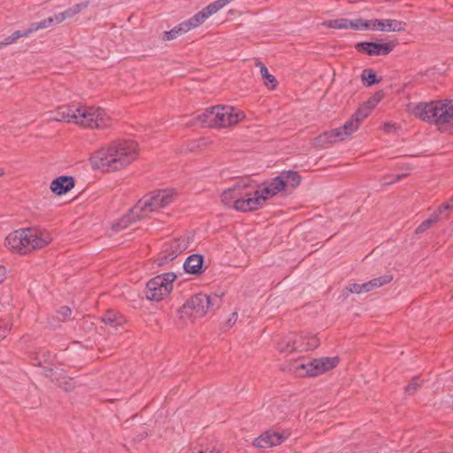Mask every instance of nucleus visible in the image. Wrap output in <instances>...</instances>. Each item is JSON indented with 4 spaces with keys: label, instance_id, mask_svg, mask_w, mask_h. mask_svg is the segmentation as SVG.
<instances>
[{
    "label": "nucleus",
    "instance_id": "nucleus-1",
    "mask_svg": "<svg viewBox=\"0 0 453 453\" xmlns=\"http://www.w3.org/2000/svg\"><path fill=\"white\" fill-rule=\"evenodd\" d=\"M137 156L138 144L134 141L118 140L97 150L89 161L93 169L111 173L129 165Z\"/></svg>",
    "mask_w": 453,
    "mask_h": 453
},
{
    "label": "nucleus",
    "instance_id": "nucleus-2",
    "mask_svg": "<svg viewBox=\"0 0 453 453\" xmlns=\"http://www.w3.org/2000/svg\"><path fill=\"white\" fill-rule=\"evenodd\" d=\"M221 201L226 206L242 212L257 210L265 203L260 186L249 179L238 180L226 189L221 195Z\"/></svg>",
    "mask_w": 453,
    "mask_h": 453
},
{
    "label": "nucleus",
    "instance_id": "nucleus-3",
    "mask_svg": "<svg viewBox=\"0 0 453 453\" xmlns=\"http://www.w3.org/2000/svg\"><path fill=\"white\" fill-rule=\"evenodd\" d=\"M175 192L171 189L158 190L149 197L141 199L127 215H125L119 222L112 225V229L119 232L131 222L139 220L148 216L150 212L170 204L175 197Z\"/></svg>",
    "mask_w": 453,
    "mask_h": 453
},
{
    "label": "nucleus",
    "instance_id": "nucleus-4",
    "mask_svg": "<svg viewBox=\"0 0 453 453\" xmlns=\"http://www.w3.org/2000/svg\"><path fill=\"white\" fill-rule=\"evenodd\" d=\"M51 242L50 234L38 228H21L10 233L4 245L12 251L27 254L42 249Z\"/></svg>",
    "mask_w": 453,
    "mask_h": 453
},
{
    "label": "nucleus",
    "instance_id": "nucleus-5",
    "mask_svg": "<svg viewBox=\"0 0 453 453\" xmlns=\"http://www.w3.org/2000/svg\"><path fill=\"white\" fill-rule=\"evenodd\" d=\"M409 111L414 116L437 126L453 122V101L444 100L428 103L410 104Z\"/></svg>",
    "mask_w": 453,
    "mask_h": 453
},
{
    "label": "nucleus",
    "instance_id": "nucleus-6",
    "mask_svg": "<svg viewBox=\"0 0 453 453\" xmlns=\"http://www.w3.org/2000/svg\"><path fill=\"white\" fill-rule=\"evenodd\" d=\"M376 104L377 100L375 98L368 100L363 106L357 110V111L342 127L334 128L318 136L316 138L317 144L325 146L337 141L344 140L357 130L360 123L368 117Z\"/></svg>",
    "mask_w": 453,
    "mask_h": 453
},
{
    "label": "nucleus",
    "instance_id": "nucleus-7",
    "mask_svg": "<svg viewBox=\"0 0 453 453\" xmlns=\"http://www.w3.org/2000/svg\"><path fill=\"white\" fill-rule=\"evenodd\" d=\"M243 118V112L232 106L217 105L205 110L196 119L204 127H226L237 124Z\"/></svg>",
    "mask_w": 453,
    "mask_h": 453
},
{
    "label": "nucleus",
    "instance_id": "nucleus-8",
    "mask_svg": "<svg viewBox=\"0 0 453 453\" xmlns=\"http://www.w3.org/2000/svg\"><path fill=\"white\" fill-rule=\"evenodd\" d=\"M339 363L337 357H321L317 359H300L295 361L291 370L300 377L318 376L334 367Z\"/></svg>",
    "mask_w": 453,
    "mask_h": 453
},
{
    "label": "nucleus",
    "instance_id": "nucleus-9",
    "mask_svg": "<svg viewBox=\"0 0 453 453\" xmlns=\"http://www.w3.org/2000/svg\"><path fill=\"white\" fill-rule=\"evenodd\" d=\"M220 298L218 296H209L205 294H197L192 296L180 310L181 317H203L209 310L219 307Z\"/></svg>",
    "mask_w": 453,
    "mask_h": 453
},
{
    "label": "nucleus",
    "instance_id": "nucleus-10",
    "mask_svg": "<svg viewBox=\"0 0 453 453\" xmlns=\"http://www.w3.org/2000/svg\"><path fill=\"white\" fill-rule=\"evenodd\" d=\"M301 179L296 172L286 171L273 178L270 181L264 182L261 186V192L265 198V202L274 196L285 188H295L300 184Z\"/></svg>",
    "mask_w": 453,
    "mask_h": 453
},
{
    "label": "nucleus",
    "instance_id": "nucleus-11",
    "mask_svg": "<svg viewBox=\"0 0 453 453\" xmlns=\"http://www.w3.org/2000/svg\"><path fill=\"white\" fill-rule=\"evenodd\" d=\"M176 279L173 273H166L150 280L146 285L145 296L148 300L159 302L163 300L173 289V283Z\"/></svg>",
    "mask_w": 453,
    "mask_h": 453
},
{
    "label": "nucleus",
    "instance_id": "nucleus-12",
    "mask_svg": "<svg viewBox=\"0 0 453 453\" xmlns=\"http://www.w3.org/2000/svg\"><path fill=\"white\" fill-rule=\"evenodd\" d=\"M53 119L57 121H65L84 125L85 108L81 105H63L58 108Z\"/></svg>",
    "mask_w": 453,
    "mask_h": 453
},
{
    "label": "nucleus",
    "instance_id": "nucleus-13",
    "mask_svg": "<svg viewBox=\"0 0 453 453\" xmlns=\"http://www.w3.org/2000/svg\"><path fill=\"white\" fill-rule=\"evenodd\" d=\"M111 119L100 107L87 105V129L104 130L111 126Z\"/></svg>",
    "mask_w": 453,
    "mask_h": 453
},
{
    "label": "nucleus",
    "instance_id": "nucleus-14",
    "mask_svg": "<svg viewBox=\"0 0 453 453\" xmlns=\"http://www.w3.org/2000/svg\"><path fill=\"white\" fill-rule=\"evenodd\" d=\"M188 245L184 239H174L165 243L159 257V265L167 264L180 254H182Z\"/></svg>",
    "mask_w": 453,
    "mask_h": 453
},
{
    "label": "nucleus",
    "instance_id": "nucleus-15",
    "mask_svg": "<svg viewBox=\"0 0 453 453\" xmlns=\"http://www.w3.org/2000/svg\"><path fill=\"white\" fill-rule=\"evenodd\" d=\"M81 6V4H77L74 8H70L65 12L55 14L54 16L49 17L39 22L32 23L29 27L30 33L32 34L33 32L38 31L40 29L47 28L52 25L61 23L65 19L75 15L80 11Z\"/></svg>",
    "mask_w": 453,
    "mask_h": 453
},
{
    "label": "nucleus",
    "instance_id": "nucleus-16",
    "mask_svg": "<svg viewBox=\"0 0 453 453\" xmlns=\"http://www.w3.org/2000/svg\"><path fill=\"white\" fill-rule=\"evenodd\" d=\"M289 434L288 432H275L268 430L253 441V445L257 448L266 449L281 444L288 439Z\"/></svg>",
    "mask_w": 453,
    "mask_h": 453
},
{
    "label": "nucleus",
    "instance_id": "nucleus-17",
    "mask_svg": "<svg viewBox=\"0 0 453 453\" xmlns=\"http://www.w3.org/2000/svg\"><path fill=\"white\" fill-rule=\"evenodd\" d=\"M393 280V276L390 274H386L375 279H372L367 282L358 284V283H350L346 287V289L350 293L355 294H362L372 291L375 288L382 287L385 284L389 283Z\"/></svg>",
    "mask_w": 453,
    "mask_h": 453
},
{
    "label": "nucleus",
    "instance_id": "nucleus-18",
    "mask_svg": "<svg viewBox=\"0 0 453 453\" xmlns=\"http://www.w3.org/2000/svg\"><path fill=\"white\" fill-rule=\"evenodd\" d=\"M394 44L378 42H359L356 45L358 51L365 52L369 56H385L392 51Z\"/></svg>",
    "mask_w": 453,
    "mask_h": 453
},
{
    "label": "nucleus",
    "instance_id": "nucleus-19",
    "mask_svg": "<svg viewBox=\"0 0 453 453\" xmlns=\"http://www.w3.org/2000/svg\"><path fill=\"white\" fill-rule=\"evenodd\" d=\"M405 28L406 23L396 19H372V30L401 32Z\"/></svg>",
    "mask_w": 453,
    "mask_h": 453
},
{
    "label": "nucleus",
    "instance_id": "nucleus-20",
    "mask_svg": "<svg viewBox=\"0 0 453 453\" xmlns=\"http://www.w3.org/2000/svg\"><path fill=\"white\" fill-rule=\"evenodd\" d=\"M74 185V179L72 176L62 175L51 181L50 190L58 196H62L70 191Z\"/></svg>",
    "mask_w": 453,
    "mask_h": 453
},
{
    "label": "nucleus",
    "instance_id": "nucleus-21",
    "mask_svg": "<svg viewBox=\"0 0 453 453\" xmlns=\"http://www.w3.org/2000/svg\"><path fill=\"white\" fill-rule=\"evenodd\" d=\"M203 257L198 254H193L188 257L183 263V268L186 273L191 274H200L202 273Z\"/></svg>",
    "mask_w": 453,
    "mask_h": 453
},
{
    "label": "nucleus",
    "instance_id": "nucleus-22",
    "mask_svg": "<svg viewBox=\"0 0 453 453\" xmlns=\"http://www.w3.org/2000/svg\"><path fill=\"white\" fill-rule=\"evenodd\" d=\"M278 349L282 353L296 350V334H289L278 342Z\"/></svg>",
    "mask_w": 453,
    "mask_h": 453
},
{
    "label": "nucleus",
    "instance_id": "nucleus-23",
    "mask_svg": "<svg viewBox=\"0 0 453 453\" xmlns=\"http://www.w3.org/2000/svg\"><path fill=\"white\" fill-rule=\"evenodd\" d=\"M257 65L260 67V73L264 80V83L266 87L273 89L277 86V81L275 77L269 73L267 67L261 62H257Z\"/></svg>",
    "mask_w": 453,
    "mask_h": 453
},
{
    "label": "nucleus",
    "instance_id": "nucleus-24",
    "mask_svg": "<svg viewBox=\"0 0 453 453\" xmlns=\"http://www.w3.org/2000/svg\"><path fill=\"white\" fill-rule=\"evenodd\" d=\"M103 321L112 327H117L124 323L125 319L114 311H108L103 317Z\"/></svg>",
    "mask_w": 453,
    "mask_h": 453
},
{
    "label": "nucleus",
    "instance_id": "nucleus-25",
    "mask_svg": "<svg viewBox=\"0 0 453 453\" xmlns=\"http://www.w3.org/2000/svg\"><path fill=\"white\" fill-rule=\"evenodd\" d=\"M441 219V209L435 211L429 219L423 221L415 230L416 234L424 233L426 230L431 227V226Z\"/></svg>",
    "mask_w": 453,
    "mask_h": 453
},
{
    "label": "nucleus",
    "instance_id": "nucleus-26",
    "mask_svg": "<svg viewBox=\"0 0 453 453\" xmlns=\"http://www.w3.org/2000/svg\"><path fill=\"white\" fill-rule=\"evenodd\" d=\"M189 30L188 27H187V24L185 23V21H183L178 26L174 27L170 31L165 32L164 39L167 41L173 40L179 35L185 34Z\"/></svg>",
    "mask_w": 453,
    "mask_h": 453
},
{
    "label": "nucleus",
    "instance_id": "nucleus-27",
    "mask_svg": "<svg viewBox=\"0 0 453 453\" xmlns=\"http://www.w3.org/2000/svg\"><path fill=\"white\" fill-rule=\"evenodd\" d=\"M349 19H336L324 21L322 26L334 29H349Z\"/></svg>",
    "mask_w": 453,
    "mask_h": 453
},
{
    "label": "nucleus",
    "instance_id": "nucleus-28",
    "mask_svg": "<svg viewBox=\"0 0 453 453\" xmlns=\"http://www.w3.org/2000/svg\"><path fill=\"white\" fill-rule=\"evenodd\" d=\"M208 17L204 13V12L202 10L196 14H195L192 18L186 20L185 23L187 24V27H188V30H191L192 28L197 27L201 24H203Z\"/></svg>",
    "mask_w": 453,
    "mask_h": 453
},
{
    "label": "nucleus",
    "instance_id": "nucleus-29",
    "mask_svg": "<svg viewBox=\"0 0 453 453\" xmlns=\"http://www.w3.org/2000/svg\"><path fill=\"white\" fill-rule=\"evenodd\" d=\"M208 17L204 13V12L202 10L196 14H195L192 18L186 20L185 23L187 24V27H188V30H191L192 28L197 27L201 24H203Z\"/></svg>",
    "mask_w": 453,
    "mask_h": 453
},
{
    "label": "nucleus",
    "instance_id": "nucleus-30",
    "mask_svg": "<svg viewBox=\"0 0 453 453\" xmlns=\"http://www.w3.org/2000/svg\"><path fill=\"white\" fill-rule=\"evenodd\" d=\"M349 28L353 30H372V19H349Z\"/></svg>",
    "mask_w": 453,
    "mask_h": 453
},
{
    "label": "nucleus",
    "instance_id": "nucleus-31",
    "mask_svg": "<svg viewBox=\"0 0 453 453\" xmlns=\"http://www.w3.org/2000/svg\"><path fill=\"white\" fill-rule=\"evenodd\" d=\"M31 33H30L29 28L23 30V31L17 30V31L13 32L10 36H8L7 38H5L4 40V44H5L6 46L10 45V44L15 42L18 39H19L21 37H27Z\"/></svg>",
    "mask_w": 453,
    "mask_h": 453
},
{
    "label": "nucleus",
    "instance_id": "nucleus-32",
    "mask_svg": "<svg viewBox=\"0 0 453 453\" xmlns=\"http://www.w3.org/2000/svg\"><path fill=\"white\" fill-rule=\"evenodd\" d=\"M362 81L368 87L379 82V81L376 79L375 73H373L371 69H365L363 71Z\"/></svg>",
    "mask_w": 453,
    "mask_h": 453
},
{
    "label": "nucleus",
    "instance_id": "nucleus-33",
    "mask_svg": "<svg viewBox=\"0 0 453 453\" xmlns=\"http://www.w3.org/2000/svg\"><path fill=\"white\" fill-rule=\"evenodd\" d=\"M223 6L221 4V2L219 0H216L215 2L208 4L206 7L203 9L206 16L209 18L212 14L216 13L218 11L222 9Z\"/></svg>",
    "mask_w": 453,
    "mask_h": 453
},
{
    "label": "nucleus",
    "instance_id": "nucleus-34",
    "mask_svg": "<svg viewBox=\"0 0 453 453\" xmlns=\"http://www.w3.org/2000/svg\"><path fill=\"white\" fill-rule=\"evenodd\" d=\"M11 320L8 317L0 319V341L6 337L11 329Z\"/></svg>",
    "mask_w": 453,
    "mask_h": 453
},
{
    "label": "nucleus",
    "instance_id": "nucleus-35",
    "mask_svg": "<svg viewBox=\"0 0 453 453\" xmlns=\"http://www.w3.org/2000/svg\"><path fill=\"white\" fill-rule=\"evenodd\" d=\"M306 338V343L305 346L300 345V347L309 349H313L317 348L319 344V340L315 336L311 334L305 335Z\"/></svg>",
    "mask_w": 453,
    "mask_h": 453
},
{
    "label": "nucleus",
    "instance_id": "nucleus-36",
    "mask_svg": "<svg viewBox=\"0 0 453 453\" xmlns=\"http://www.w3.org/2000/svg\"><path fill=\"white\" fill-rule=\"evenodd\" d=\"M58 385L60 388H62L65 391H70L75 388V381L72 378H69V379L62 378L59 380Z\"/></svg>",
    "mask_w": 453,
    "mask_h": 453
},
{
    "label": "nucleus",
    "instance_id": "nucleus-37",
    "mask_svg": "<svg viewBox=\"0 0 453 453\" xmlns=\"http://www.w3.org/2000/svg\"><path fill=\"white\" fill-rule=\"evenodd\" d=\"M70 315H71V309L67 306L60 307L56 312L57 319L59 321L65 320Z\"/></svg>",
    "mask_w": 453,
    "mask_h": 453
},
{
    "label": "nucleus",
    "instance_id": "nucleus-38",
    "mask_svg": "<svg viewBox=\"0 0 453 453\" xmlns=\"http://www.w3.org/2000/svg\"><path fill=\"white\" fill-rule=\"evenodd\" d=\"M419 385H420L419 379L414 378L412 380V381L411 383H409L408 386L405 388V392L408 395H413L417 391Z\"/></svg>",
    "mask_w": 453,
    "mask_h": 453
},
{
    "label": "nucleus",
    "instance_id": "nucleus-39",
    "mask_svg": "<svg viewBox=\"0 0 453 453\" xmlns=\"http://www.w3.org/2000/svg\"><path fill=\"white\" fill-rule=\"evenodd\" d=\"M305 343H306L305 335L296 334V350H300V351L307 350V349L300 347V345L305 346Z\"/></svg>",
    "mask_w": 453,
    "mask_h": 453
},
{
    "label": "nucleus",
    "instance_id": "nucleus-40",
    "mask_svg": "<svg viewBox=\"0 0 453 453\" xmlns=\"http://www.w3.org/2000/svg\"><path fill=\"white\" fill-rule=\"evenodd\" d=\"M238 313L236 311L233 312L229 319L226 320V326L228 328L232 327L237 321Z\"/></svg>",
    "mask_w": 453,
    "mask_h": 453
},
{
    "label": "nucleus",
    "instance_id": "nucleus-41",
    "mask_svg": "<svg viewBox=\"0 0 453 453\" xmlns=\"http://www.w3.org/2000/svg\"><path fill=\"white\" fill-rule=\"evenodd\" d=\"M100 135L96 134L95 133L88 134L87 133V142L95 143L96 141L101 139Z\"/></svg>",
    "mask_w": 453,
    "mask_h": 453
},
{
    "label": "nucleus",
    "instance_id": "nucleus-42",
    "mask_svg": "<svg viewBox=\"0 0 453 453\" xmlns=\"http://www.w3.org/2000/svg\"><path fill=\"white\" fill-rule=\"evenodd\" d=\"M191 453H220V452L219 450L216 451L214 449L211 450H209V449L203 450L200 449H192Z\"/></svg>",
    "mask_w": 453,
    "mask_h": 453
},
{
    "label": "nucleus",
    "instance_id": "nucleus-43",
    "mask_svg": "<svg viewBox=\"0 0 453 453\" xmlns=\"http://www.w3.org/2000/svg\"><path fill=\"white\" fill-rule=\"evenodd\" d=\"M6 275V270L4 266L0 265V284L4 280Z\"/></svg>",
    "mask_w": 453,
    "mask_h": 453
},
{
    "label": "nucleus",
    "instance_id": "nucleus-44",
    "mask_svg": "<svg viewBox=\"0 0 453 453\" xmlns=\"http://www.w3.org/2000/svg\"><path fill=\"white\" fill-rule=\"evenodd\" d=\"M453 207V204L450 205L449 203H444L442 204L441 207L438 208L437 211H439L441 209V213L442 212V211L444 210H449Z\"/></svg>",
    "mask_w": 453,
    "mask_h": 453
},
{
    "label": "nucleus",
    "instance_id": "nucleus-45",
    "mask_svg": "<svg viewBox=\"0 0 453 453\" xmlns=\"http://www.w3.org/2000/svg\"><path fill=\"white\" fill-rule=\"evenodd\" d=\"M232 1L233 0H219V2H221V4L223 7L226 6V4H228Z\"/></svg>",
    "mask_w": 453,
    "mask_h": 453
},
{
    "label": "nucleus",
    "instance_id": "nucleus-46",
    "mask_svg": "<svg viewBox=\"0 0 453 453\" xmlns=\"http://www.w3.org/2000/svg\"><path fill=\"white\" fill-rule=\"evenodd\" d=\"M400 179H401V176H400V175H398V176H397V178H396L395 180H390V181H387V182H386V184H389V183L395 182V181H396V180H400Z\"/></svg>",
    "mask_w": 453,
    "mask_h": 453
},
{
    "label": "nucleus",
    "instance_id": "nucleus-47",
    "mask_svg": "<svg viewBox=\"0 0 453 453\" xmlns=\"http://www.w3.org/2000/svg\"><path fill=\"white\" fill-rule=\"evenodd\" d=\"M5 46H6V45H5V44H4V41H1V42H0V49L4 48V47H5Z\"/></svg>",
    "mask_w": 453,
    "mask_h": 453
},
{
    "label": "nucleus",
    "instance_id": "nucleus-48",
    "mask_svg": "<svg viewBox=\"0 0 453 453\" xmlns=\"http://www.w3.org/2000/svg\"><path fill=\"white\" fill-rule=\"evenodd\" d=\"M4 172L2 168H0V176L4 175Z\"/></svg>",
    "mask_w": 453,
    "mask_h": 453
},
{
    "label": "nucleus",
    "instance_id": "nucleus-49",
    "mask_svg": "<svg viewBox=\"0 0 453 453\" xmlns=\"http://www.w3.org/2000/svg\"><path fill=\"white\" fill-rule=\"evenodd\" d=\"M450 201H451V203H453V195H452V197H451Z\"/></svg>",
    "mask_w": 453,
    "mask_h": 453
},
{
    "label": "nucleus",
    "instance_id": "nucleus-50",
    "mask_svg": "<svg viewBox=\"0 0 453 453\" xmlns=\"http://www.w3.org/2000/svg\"><path fill=\"white\" fill-rule=\"evenodd\" d=\"M440 453H447V452H440Z\"/></svg>",
    "mask_w": 453,
    "mask_h": 453
}]
</instances>
